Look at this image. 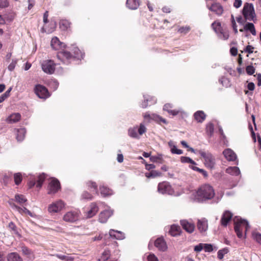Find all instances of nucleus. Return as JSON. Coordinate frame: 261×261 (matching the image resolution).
I'll list each match as a JSON object with an SVG mask.
<instances>
[{"label": "nucleus", "instance_id": "f257e3e1", "mask_svg": "<svg viewBox=\"0 0 261 261\" xmlns=\"http://www.w3.org/2000/svg\"><path fill=\"white\" fill-rule=\"evenodd\" d=\"M215 195L213 188L209 185H204L200 187L197 191L192 194V198L194 201L202 202L211 199Z\"/></svg>", "mask_w": 261, "mask_h": 261}, {"label": "nucleus", "instance_id": "f03ea898", "mask_svg": "<svg viewBox=\"0 0 261 261\" xmlns=\"http://www.w3.org/2000/svg\"><path fill=\"white\" fill-rule=\"evenodd\" d=\"M234 230L238 237L240 239L245 238L247 231L250 228L248 222L240 217L234 219Z\"/></svg>", "mask_w": 261, "mask_h": 261}, {"label": "nucleus", "instance_id": "7ed1b4c3", "mask_svg": "<svg viewBox=\"0 0 261 261\" xmlns=\"http://www.w3.org/2000/svg\"><path fill=\"white\" fill-rule=\"evenodd\" d=\"M73 55L67 51L62 50L59 52L57 54L58 58L62 61L64 64H68L69 60L73 58H76L79 60L83 59L84 54L77 47H74L73 49Z\"/></svg>", "mask_w": 261, "mask_h": 261}, {"label": "nucleus", "instance_id": "20e7f679", "mask_svg": "<svg viewBox=\"0 0 261 261\" xmlns=\"http://www.w3.org/2000/svg\"><path fill=\"white\" fill-rule=\"evenodd\" d=\"M199 154L204 159V164L209 169L214 168L216 165L215 157L208 151L199 150L197 151Z\"/></svg>", "mask_w": 261, "mask_h": 261}, {"label": "nucleus", "instance_id": "39448f33", "mask_svg": "<svg viewBox=\"0 0 261 261\" xmlns=\"http://www.w3.org/2000/svg\"><path fill=\"white\" fill-rule=\"evenodd\" d=\"M147 131V128L143 123H141L138 125L134 126L129 128L128 130V135L132 138L139 139L140 136L145 133Z\"/></svg>", "mask_w": 261, "mask_h": 261}, {"label": "nucleus", "instance_id": "423d86ee", "mask_svg": "<svg viewBox=\"0 0 261 261\" xmlns=\"http://www.w3.org/2000/svg\"><path fill=\"white\" fill-rule=\"evenodd\" d=\"M242 14L246 20L255 21L256 20V14L254 6L251 3H245L242 10Z\"/></svg>", "mask_w": 261, "mask_h": 261}, {"label": "nucleus", "instance_id": "0eeeda50", "mask_svg": "<svg viewBox=\"0 0 261 261\" xmlns=\"http://www.w3.org/2000/svg\"><path fill=\"white\" fill-rule=\"evenodd\" d=\"M158 191L162 194L179 196L180 193H175L170 184L166 181L160 182L158 186Z\"/></svg>", "mask_w": 261, "mask_h": 261}, {"label": "nucleus", "instance_id": "6e6552de", "mask_svg": "<svg viewBox=\"0 0 261 261\" xmlns=\"http://www.w3.org/2000/svg\"><path fill=\"white\" fill-rule=\"evenodd\" d=\"M65 206V203L62 200L55 201L48 206L47 211L49 213L54 214L60 212Z\"/></svg>", "mask_w": 261, "mask_h": 261}, {"label": "nucleus", "instance_id": "1a4fd4ad", "mask_svg": "<svg viewBox=\"0 0 261 261\" xmlns=\"http://www.w3.org/2000/svg\"><path fill=\"white\" fill-rule=\"evenodd\" d=\"M143 116L144 120L147 122H150L151 121H154L159 124H161V123H163L164 124L167 123V121L165 119L156 114L150 113L149 112H147L143 114Z\"/></svg>", "mask_w": 261, "mask_h": 261}, {"label": "nucleus", "instance_id": "9d476101", "mask_svg": "<svg viewBox=\"0 0 261 261\" xmlns=\"http://www.w3.org/2000/svg\"><path fill=\"white\" fill-rule=\"evenodd\" d=\"M212 27L214 31L217 34L218 37L222 39L227 40L229 37V33L227 31H224L221 24L219 21H214L212 24Z\"/></svg>", "mask_w": 261, "mask_h": 261}, {"label": "nucleus", "instance_id": "9b49d317", "mask_svg": "<svg viewBox=\"0 0 261 261\" xmlns=\"http://www.w3.org/2000/svg\"><path fill=\"white\" fill-rule=\"evenodd\" d=\"M81 212L78 210L67 212L64 214L63 219L65 222H74L80 219Z\"/></svg>", "mask_w": 261, "mask_h": 261}, {"label": "nucleus", "instance_id": "f8f14e48", "mask_svg": "<svg viewBox=\"0 0 261 261\" xmlns=\"http://www.w3.org/2000/svg\"><path fill=\"white\" fill-rule=\"evenodd\" d=\"M99 210L98 206L95 202L91 203L90 205L84 210V215L85 218H90L95 216Z\"/></svg>", "mask_w": 261, "mask_h": 261}, {"label": "nucleus", "instance_id": "ddd939ff", "mask_svg": "<svg viewBox=\"0 0 261 261\" xmlns=\"http://www.w3.org/2000/svg\"><path fill=\"white\" fill-rule=\"evenodd\" d=\"M60 189V184L59 181L56 178H51L47 187V193L50 195L55 194Z\"/></svg>", "mask_w": 261, "mask_h": 261}, {"label": "nucleus", "instance_id": "4468645a", "mask_svg": "<svg viewBox=\"0 0 261 261\" xmlns=\"http://www.w3.org/2000/svg\"><path fill=\"white\" fill-rule=\"evenodd\" d=\"M55 65L56 64L53 60H48L44 61L41 64V67L44 72L52 74L55 71Z\"/></svg>", "mask_w": 261, "mask_h": 261}, {"label": "nucleus", "instance_id": "2eb2a0df", "mask_svg": "<svg viewBox=\"0 0 261 261\" xmlns=\"http://www.w3.org/2000/svg\"><path fill=\"white\" fill-rule=\"evenodd\" d=\"M34 91L36 94L40 98L46 99L50 96L48 90L44 86L41 85H36Z\"/></svg>", "mask_w": 261, "mask_h": 261}, {"label": "nucleus", "instance_id": "dca6fc26", "mask_svg": "<svg viewBox=\"0 0 261 261\" xmlns=\"http://www.w3.org/2000/svg\"><path fill=\"white\" fill-rule=\"evenodd\" d=\"M180 224L182 228L188 233H193L195 229L194 223L191 221L184 219L180 221Z\"/></svg>", "mask_w": 261, "mask_h": 261}, {"label": "nucleus", "instance_id": "f3484780", "mask_svg": "<svg viewBox=\"0 0 261 261\" xmlns=\"http://www.w3.org/2000/svg\"><path fill=\"white\" fill-rule=\"evenodd\" d=\"M113 214V211L109 207L102 211L99 215V221L100 223H106L108 219Z\"/></svg>", "mask_w": 261, "mask_h": 261}, {"label": "nucleus", "instance_id": "a211bd4d", "mask_svg": "<svg viewBox=\"0 0 261 261\" xmlns=\"http://www.w3.org/2000/svg\"><path fill=\"white\" fill-rule=\"evenodd\" d=\"M223 154L225 158L228 161H234L237 158L235 152L230 148L225 149L223 151Z\"/></svg>", "mask_w": 261, "mask_h": 261}, {"label": "nucleus", "instance_id": "6ab92c4d", "mask_svg": "<svg viewBox=\"0 0 261 261\" xmlns=\"http://www.w3.org/2000/svg\"><path fill=\"white\" fill-rule=\"evenodd\" d=\"M197 228L201 233L205 232L208 228L207 220L205 218H202L198 220Z\"/></svg>", "mask_w": 261, "mask_h": 261}, {"label": "nucleus", "instance_id": "aec40b11", "mask_svg": "<svg viewBox=\"0 0 261 261\" xmlns=\"http://www.w3.org/2000/svg\"><path fill=\"white\" fill-rule=\"evenodd\" d=\"M154 246L160 251H165L167 249L166 242L162 238H158L154 242Z\"/></svg>", "mask_w": 261, "mask_h": 261}, {"label": "nucleus", "instance_id": "412c9836", "mask_svg": "<svg viewBox=\"0 0 261 261\" xmlns=\"http://www.w3.org/2000/svg\"><path fill=\"white\" fill-rule=\"evenodd\" d=\"M50 45L55 50H59L65 47L64 44L61 42L57 37L52 38Z\"/></svg>", "mask_w": 261, "mask_h": 261}, {"label": "nucleus", "instance_id": "4be33fe9", "mask_svg": "<svg viewBox=\"0 0 261 261\" xmlns=\"http://www.w3.org/2000/svg\"><path fill=\"white\" fill-rule=\"evenodd\" d=\"M208 9L219 16L221 15L223 12V8L219 3L213 4L208 7Z\"/></svg>", "mask_w": 261, "mask_h": 261}, {"label": "nucleus", "instance_id": "5701e85b", "mask_svg": "<svg viewBox=\"0 0 261 261\" xmlns=\"http://www.w3.org/2000/svg\"><path fill=\"white\" fill-rule=\"evenodd\" d=\"M110 237L117 240H122L125 238V234L122 232L114 229H111L109 231Z\"/></svg>", "mask_w": 261, "mask_h": 261}, {"label": "nucleus", "instance_id": "b1692460", "mask_svg": "<svg viewBox=\"0 0 261 261\" xmlns=\"http://www.w3.org/2000/svg\"><path fill=\"white\" fill-rule=\"evenodd\" d=\"M181 232V230L180 226L175 224L171 225L169 230V233L172 237H176L180 235Z\"/></svg>", "mask_w": 261, "mask_h": 261}, {"label": "nucleus", "instance_id": "393cba45", "mask_svg": "<svg viewBox=\"0 0 261 261\" xmlns=\"http://www.w3.org/2000/svg\"><path fill=\"white\" fill-rule=\"evenodd\" d=\"M232 217V214L229 211H225L221 218V224L224 226L227 225L228 222L231 220Z\"/></svg>", "mask_w": 261, "mask_h": 261}, {"label": "nucleus", "instance_id": "a878e982", "mask_svg": "<svg viewBox=\"0 0 261 261\" xmlns=\"http://www.w3.org/2000/svg\"><path fill=\"white\" fill-rule=\"evenodd\" d=\"M100 194L103 197H108L114 194L113 190L105 186L99 187Z\"/></svg>", "mask_w": 261, "mask_h": 261}, {"label": "nucleus", "instance_id": "bb28decb", "mask_svg": "<svg viewBox=\"0 0 261 261\" xmlns=\"http://www.w3.org/2000/svg\"><path fill=\"white\" fill-rule=\"evenodd\" d=\"M173 105L171 103H166L164 106L163 110L167 111L169 114L172 116L177 115L180 111L177 110H172Z\"/></svg>", "mask_w": 261, "mask_h": 261}, {"label": "nucleus", "instance_id": "cd10ccee", "mask_svg": "<svg viewBox=\"0 0 261 261\" xmlns=\"http://www.w3.org/2000/svg\"><path fill=\"white\" fill-rule=\"evenodd\" d=\"M168 146L170 148V151L172 154H181L183 153V151L181 149H177L174 142L172 141H170L168 142Z\"/></svg>", "mask_w": 261, "mask_h": 261}, {"label": "nucleus", "instance_id": "c85d7f7f", "mask_svg": "<svg viewBox=\"0 0 261 261\" xmlns=\"http://www.w3.org/2000/svg\"><path fill=\"white\" fill-rule=\"evenodd\" d=\"M126 5L129 9L136 10L139 7L140 3L139 0H127Z\"/></svg>", "mask_w": 261, "mask_h": 261}, {"label": "nucleus", "instance_id": "c756f323", "mask_svg": "<svg viewBox=\"0 0 261 261\" xmlns=\"http://www.w3.org/2000/svg\"><path fill=\"white\" fill-rule=\"evenodd\" d=\"M195 119L198 122H202L206 118V115L202 111H198L196 112L194 114Z\"/></svg>", "mask_w": 261, "mask_h": 261}, {"label": "nucleus", "instance_id": "7c9ffc66", "mask_svg": "<svg viewBox=\"0 0 261 261\" xmlns=\"http://www.w3.org/2000/svg\"><path fill=\"white\" fill-rule=\"evenodd\" d=\"M8 261H22V257L17 252H12L7 255Z\"/></svg>", "mask_w": 261, "mask_h": 261}, {"label": "nucleus", "instance_id": "2f4dec72", "mask_svg": "<svg viewBox=\"0 0 261 261\" xmlns=\"http://www.w3.org/2000/svg\"><path fill=\"white\" fill-rule=\"evenodd\" d=\"M13 207L15 208L21 215H23V214H27L32 217H34L35 216V214H33L32 212H31L29 210L24 207H20L16 205H14Z\"/></svg>", "mask_w": 261, "mask_h": 261}, {"label": "nucleus", "instance_id": "473e14b6", "mask_svg": "<svg viewBox=\"0 0 261 261\" xmlns=\"http://www.w3.org/2000/svg\"><path fill=\"white\" fill-rule=\"evenodd\" d=\"M226 172L233 176H238L240 174V170L237 167H229L226 169Z\"/></svg>", "mask_w": 261, "mask_h": 261}, {"label": "nucleus", "instance_id": "72a5a7b5", "mask_svg": "<svg viewBox=\"0 0 261 261\" xmlns=\"http://www.w3.org/2000/svg\"><path fill=\"white\" fill-rule=\"evenodd\" d=\"M21 115L19 113H14L11 115L8 118L7 121L9 123H16L20 120Z\"/></svg>", "mask_w": 261, "mask_h": 261}, {"label": "nucleus", "instance_id": "f704fd0d", "mask_svg": "<svg viewBox=\"0 0 261 261\" xmlns=\"http://www.w3.org/2000/svg\"><path fill=\"white\" fill-rule=\"evenodd\" d=\"M26 130L24 128H21L17 130L16 139L18 141H22L25 137Z\"/></svg>", "mask_w": 261, "mask_h": 261}, {"label": "nucleus", "instance_id": "c9c22d12", "mask_svg": "<svg viewBox=\"0 0 261 261\" xmlns=\"http://www.w3.org/2000/svg\"><path fill=\"white\" fill-rule=\"evenodd\" d=\"M244 29L246 31H249L253 36H255L256 31L254 24L252 23L247 22L244 25Z\"/></svg>", "mask_w": 261, "mask_h": 261}, {"label": "nucleus", "instance_id": "e433bc0d", "mask_svg": "<svg viewBox=\"0 0 261 261\" xmlns=\"http://www.w3.org/2000/svg\"><path fill=\"white\" fill-rule=\"evenodd\" d=\"M87 186L88 189L91 190V191L97 193V185L96 182L92 181H89L87 182Z\"/></svg>", "mask_w": 261, "mask_h": 261}, {"label": "nucleus", "instance_id": "4c0bfd02", "mask_svg": "<svg viewBox=\"0 0 261 261\" xmlns=\"http://www.w3.org/2000/svg\"><path fill=\"white\" fill-rule=\"evenodd\" d=\"M70 25V22L66 19H63L60 22V28L61 30L65 31L67 30Z\"/></svg>", "mask_w": 261, "mask_h": 261}, {"label": "nucleus", "instance_id": "58836bf2", "mask_svg": "<svg viewBox=\"0 0 261 261\" xmlns=\"http://www.w3.org/2000/svg\"><path fill=\"white\" fill-rule=\"evenodd\" d=\"M111 256L110 251L108 249H105L102 252L99 261H107Z\"/></svg>", "mask_w": 261, "mask_h": 261}, {"label": "nucleus", "instance_id": "ea45409f", "mask_svg": "<svg viewBox=\"0 0 261 261\" xmlns=\"http://www.w3.org/2000/svg\"><path fill=\"white\" fill-rule=\"evenodd\" d=\"M150 160L152 162L162 163L163 161V155L162 154H158L156 155L151 156H150Z\"/></svg>", "mask_w": 261, "mask_h": 261}, {"label": "nucleus", "instance_id": "a19ab883", "mask_svg": "<svg viewBox=\"0 0 261 261\" xmlns=\"http://www.w3.org/2000/svg\"><path fill=\"white\" fill-rule=\"evenodd\" d=\"M56 256L59 259L63 260L64 261H73L74 258L69 255H63V254H56Z\"/></svg>", "mask_w": 261, "mask_h": 261}, {"label": "nucleus", "instance_id": "79ce46f5", "mask_svg": "<svg viewBox=\"0 0 261 261\" xmlns=\"http://www.w3.org/2000/svg\"><path fill=\"white\" fill-rule=\"evenodd\" d=\"M161 175V172L155 170H152L149 172L145 173V176L147 178H154L157 176H160Z\"/></svg>", "mask_w": 261, "mask_h": 261}, {"label": "nucleus", "instance_id": "37998d69", "mask_svg": "<svg viewBox=\"0 0 261 261\" xmlns=\"http://www.w3.org/2000/svg\"><path fill=\"white\" fill-rule=\"evenodd\" d=\"M228 252L229 249L227 247H225L222 249L219 250L218 252V258L220 260L222 259L224 255L227 254Z\"/></svg>", "mask_w": 261, "mask_h": 261}, {"label": "nucleus", "instance_id": "c03bdc74", "mask_svg": "<svg viewBox=\"0 0 261 261\" xmlns=\"http://www.w3.org/2000/svg\"><path fill=\"white\" fill-rule=\"evenodd\" d=\"M8 227H9V228L10 229V230L11 231H12V233L16 234L19 237H20V234H19L16 225L14 224V223H13L12 222H10L9 224Z\"/></svg>", "mask_w": 261, "mask_h": 261}, {"label": "nucleus", "instance_id": "a18cd8bd", "mask_svg": "<svg viewBox=\"0 0 261 261\" xmlns=\"http://www.w3.org/2000/svg\"><path fill=\"white\" fill-rule=\"evenodd\" d=\"M59 85V82L55 79H51L48 82L49 87L54 90L57 89Z\"/></svg>", "mask_w": 261, "mask_h": 261}, {"label": "nucleus", "instance_id": "49530a36", "mask_svg": "<svg viewBox=\"0 0 261 261\" xmlns=\"http://www.w3.org/2000/svg\"><path fill=\"white\" fill-rule=\"evenodd\" d=\"M180 161L182 163H190L192 165H196V163L192 159L187 156H181Z\"/></svg>", "mask_w": 261, "mask_h": 261}, {"label": "nucleus", "instance_id": "de8ad7c7", "mask_svg": "<svg viewBox=\"0 0 261 261\" xmlns=\"http://www.w3.org/2000/svg\"><path fill=\"white\" fill-rule=\"evenodd\" d=\"M15 199L16 201L20 204L25 203L27 201L25 197L22 195H16L15 196Z\"/></svg>", "mask_w": 261, "mask_h": 261}, {"label": "nucleus", "instance_id": "09e8293b", "mask_svg": "<svg viewBox=\"0 0 261 261\" xmlns=\"http://www.w3.org/2000/svg\"><path fill=\"white\" fill-rule=\"evenodd\" d=\"M46 177L45 174H40L38 176V179L37 182L36 187L38 188H40L42 187V184L45 179Z\"/></svg>", "mask_w": 261, "mask_h": 261}, {"label": "nucleus", "instance_id": "8fccbe9b", "mask_svg": "<svg viewBox=\"0 0 261 261\" xmlns=\"http://www.w3.org/2000/svg\"><path fill=\"white\" fill-rule=\"evenodd\" d=\"M219 82L221 84L225 87H228L230 86V83L229 79L226 77H222L219 80Z\"/></svg>", "mask_w": 261, "mask_h": 261}, {"label": "nucleus", "instance_id": "3c124183", "mask_svg": "<svg viewBox=\"0 0 261 261\" xmlns=\"http://www.w3.org/2000/svg\"><path fill=\"white\" fill-rule=\"evenodd\" d=\"M214 125L212 123H209L206 125V132L208 135L211 136L214 132Z\"/></svg>", "mask_w": 261, "mask_h": 261}, {"label": "nucleus", "instance_id": "603ef678", "mask_svg": "<svg viewBox=\"0 0 261 261\" xmlns=\"http://www.w3.org/2000/svg\"><path fill=\"white\" fill-rule=\"evenodd\" d=\"M12 90V88L10 87L3 94L0 96V103L4 101L7 97L10 95V93Z\"/></svg>", "mask_w": 261, "mask_h": 261}, {"label": "nucleus", "instance_id": "864d4df0", "mask_svg": "<svg viewBox=\"0 0 261 261\" xmlns=\"http://www.w3.org/2000/svg\"><path fill=\"white\" fill-rule=\"evenodd\" d=\"M81 198L84 200H91L92 196L90 193L84 191L81 195Z\"/></svg>", "mask_w": 261, "mask_h": 261}, {"label": "nucleus", "instance_id": "5fc2aeb1", "mask_svg": "<svg viewBox=\"0 0 261 261\" xmlns=\"http://www.w3.org/2000/svg\"><path fill=\"white\" fill-rule=\"evenodd\" d=\"M14 178L15 183L17 185H19L22 180V176L20 173L15 174Z\"/></svg>", "mask_w": 261, "mask_h": 261}, {"label": "nucleus", "instance_id": "6e6d98bb", "mask_svg": "<svg viewBox=\"0 0 261 261\" xmlns=\"http://www.w3.org/2000/svg\"><path fill=\"white\" fill-rule=\"evenodd\" d=\"M17 63V60L16 59H13L11 63L9 65L8 69L9 71H13Z\"/></svg>", "mask_w": 261, "mask_h": 261}, {"label": "nucleus", "instance_id": "4d7b16f0", "mask_svg": "<svg viewBox=\"0 0 261 261\" xmlns=\"http://www.w3.org/2000/svg\"><path fill=\"white\" fill-rule=\"evenodd\" d=\"M148 96L149 97V95L147 94L143 95L144 100L141 104V107L143 108H146L149 105Z\"/></svg>", "mask_w": 261, "mask_h": 261}, {"label": "nucleus", "instance_id": "13d9d810", "mask_svg": "<svg viewBox=\"0 0 261 261\" xmlns=\"http://www.w3.org/2000/svg\"><path fill=\"white\" fill-rule=\"evenodd\" d=\"M253 239L259 244H261V233L259 232H253L252 233Z\"/></svg>", "mask_w": 261, "mask_h": 261}, {"label": "nucleus", "instance_id": "bf43d9fd", "mask_svg": "<svg viewBox=\"0 0 261 261\" xmlns=\"http://www.w3.org/2000/svg\"><path fill=\"white\" fill-rule=\"evenodd\" d=\"M203 249L205 252H211L213 250V247L210 244H203Z\"/></svg>", "mask_w": 261, "mask_h": 261}, {"label": "nucleus", "instance_id": "052dcab7", "mask_svg": "<svg viewBox=\"0 0 261 261\" xmlns=\"http://www.w3.org/2000/svg\"><path fill=\"white\" fill-rule=\"evenodd\" d=\"M246 72L249 75H252L255 72V69L253 66L249 65L246 67Z\"/></svg>", "mask_w": 261, "mask_h": 261}, {"label": "nucleus", "instance_id": "680f3d73", "mask_svg": "<svg viewBox=\"0 0 261 261\" xmlns=\"http://www.w3.org/2000/svg\"><path fill=\"white\" fill-rule=\"evenodd\" d=\"M50 25H51V28L50 29H47L46 28H43V29L44 30V32L48 33V34H49V33H52L55 29L56 27V24L55 22H54V23H51Z\"/></svg>", "mask_w": 261, "mask_h": 261}, {"label": "nucleus", "instance_id": "e2e57ef3", "mask_svg": "<svg viewBox=\"0 0 261 261\" xmlns=\"http://www.w3.org/2000/svg\"><path fill=\"white\" fill-rule=\"evenodd\" d=\"M203 249V244L199 243L198 245L195 246L194 250L196 252H200Z\"/></svg>", "mask_w": 261, "mask_h": 261}, {"label": "nucleus", "instance_id": "0e129e2a", "mask_svg": "<svg viewBox=\"0 0 261 261\" xmlns=\"http://www.w3.org/2000/svg\"><path fill=\"white\" fill-rule=\"evenodd\" d=\"M9 2L8 0H1L0 1V8H4L8 7Z\"/></svg>", "mask_w": 261, "mask_h": 261}, {"label": "nucleus", "instance_id": "69168bd1", "mask_svg": "<svg viewBox=\"0 0 261 261\" xmlns=\"http://www.w3.org/2000/svg\"><path fill=\"white\" fill-rule=\"evenodd\" d=\"M190 30L189 27H181L178 29V32L180 33L186 34L188 33Z\"/></svg>", "mask_w": 261, "mask_h": 261}, {"label": "nucleus", "instance_id": "338daca9", "mask_svg": "<svg viewBox=\"0 0 261 261\" xmlns=\"http://www.w3.org/2000/svg\"><path fill=\"white\" fill-rule=\"evenodd\" d=\"M148 261H159L157 257L153 254H150L147 256Z\"/></svg>", "mask_w": 261, "mask_h": 261}, {"label": "nucleus", "instance_id": "774afa93", "mask_svg": "<svg viewBox=\"0 0 261 261\" xmlns=\"http://www.w3.org/2000/svg\"><path fill=\"white\" fill-rule=\"evenodd\" d=\"M242 4V0H234V2L233 3V6L236 8H239L241 6Z\"/></svg>", "mask_w": 261, "mask_h": 261}]
</instances>
